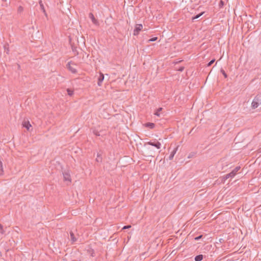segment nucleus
Listing matches in <instances>:
<instances>
[{
    "instance_id": "f257e3e1",
    "label": "nucleus",
    "mask_w": 261,
    "mask_h": 261,
    "mask_svg": "<svg viewBox=\"0 0 261 261\" xmlns=\"http://www.w3.org/2000/svg\"><path fill=\"white\" fill-rule=\"evenodd\" d=\"M240 169V166L236 167L231 172L228 174H227L223 176L220 177L221 178V181L224 182V181L229 178L233 177L238 172V171Z\"/></svg>"
},
{
    "instance_id": "f03ea898",
    "label": "nucleus",
    "mask_w": 261,
    "mask_h": 261,
    "mask_svg": "<svg viewBox=\"0 0 261 261\" xmlns=\"http://www.w3.org/2000/svg\"><path fill=\"white\" fill-rule=\"evenodd\" d=\"M260 105H261V94H258L253 99L251 103V107L255 109Z\"/></svg>"
},
{
    "instance_id": "7ed1b4c3",
    "label": "nucleus",
    "mask_w": 261,
    "mask_h": 261,
    "mask_svg": "<svg viewBox=\"0 0 261 261\" xmlns=\"http://www.w3.org/2000/svg\"><path fill=\"white\" fill-rule=\"evenodd\" d=\"M143 25L142 24H137L135 26V29L134 30L133 35L134 36H137L140 32L142 30Z\"/></svg>"
},
{
    "instance_id": "20e7f679",
    "label": "nucleus",
    "mask_w": 261,
    "mask_h": 261,
    "mask_svg": "<svg viewBox=\"0 0 261 261\" xmlns=\"http://www.w3.org/2000/svg\"><path fill=\"white\" fill-rule=\"evenodd\" d=\"M148 145L154 146L156 147L157 149H160L161 147V144L160 142L156 141V142H148L146 143Z\"/></svg>"
},
{
    "instance_id": "39448f33",
    "label": "nucleus",
    "mask_w": 261,
    "mask_h": 261,
    "mask_svg": "<svg viewBox=\"0 0 261 261\" xmlns=\"http://www.w3.org/2000/svg\"><path fill=\"white\" fill-rule=\"evenodd\" d=\"M73 64L72 62H69L67 64V68L73 73H76L77 72V70L75 68L73 67L71 65Z\"/></svg>"
},
{
    "instance_id": "423d86ee",
    "label": "nucleus",
    "mask_w": 261,
    "mask_h": 261,
    "mask_svg": "<svg viewBox=\"0 0 261 261\" xmlns=\"http://www.w3.org/2000/svg\"><path fill=\"white\" fill-rule=\"evenodd\" d=\"M63 175L65 181H71L70 175L68 171H64Z\"/></svg>"
},
{
    "instance_id": "0eeeda50",
    "label": "nucleus",
    "mask_w": 261,
    "mask_h": 261,
    "mask_svg": "<svg viewBox=\"0 0 261 261\" xmlns=\"http://www.w3.org/2000/svg\"><path fill=\"white\" fill-rule=\"evenodd\" d=\"M89 17L91 19L92 22L95 25H99L98 20L95 18L94 15L92 13H90L89 14Z\"/></svg>"
},
{
    "instance_id": "6e6552de",
    "label": "nucleus",
    "mask_w": 261,
    "mask_h": 261,
    "mask_svg": "<svg viewBox=\"0 0 261 261\" xmlns=\"http://www.w3.org/2000/svg\"><path fill=\"white\" fill-rule=\"evenodd\" d=\"M22 125L24 127L26 128L28 130H30V127H32V125L29 121L24 120L22 122Z\"/></svg>"
},
{
    "instance_id": "1a4fd4ad",
    "label": "nucleus",
    "mask_w": 261,
    "mask_h": 261,
    "mask_svg": "<svg viewBox=\"0 0 261 261\" xmlns=\"http://www.w3.org/2000/svg\"><path fill=\"white\" fill-rule=\"evenodd\" d=\"M104 80V75L100 73L99 77H98V82L97 84L99 86H100L101 85V84Z\"/></svg>"
},
{
    "instance_id": "9d476101",
    "label": "nucleus",
    "mask_w": 261,
    "mask_h": 261,
    "mask_svg": "<svg viewBox=\"0 0 261 261\" xmlns=\"http://www.w3.org/2000/svg\"><path fill=\"white\" fill-rule=\"evenodd\" d=\"M177 150V147L175 148L170 153V155L168 157V159L169 160H172Z\"/></svg>"
},
{
    "instance_id": "9b49d317",
    "label": "nucleus",
    "mask_w": 261,
    "mask_h": 261,
    "mask_svg": "<svg viewBox=\"0 0 261 261\" xmlns=\"http://www.w3.org/2000/svg\"><path fill=\"white\" fill-rule=\"evenodd\" d=\"M145 126L147 127L152 129L155 127V124L152 122H147L145 124Z\"/></svg>"
},
{
    "instance_id": "f8f14e48",
    "label": "nucleus",
    "mask_w": 261,
    "mask_h": 261,
    "mask_svg": "<svg viewBox=\"0 0 261 261\" xmlns=\"http://www.w3.org/2000/svg\"><path fill=\"white\" fill-rule=\"evenodd\" d=\"M203 255L202 254H199V255H196L194 259L195 261H201L203 259Z\"/></svg>"
},
{
    "instance_id": "ddd939ff",
    "label": "nucleus",
    "mask_w": 261,
    "mask_h": 261,
    "mask_svg": "<svg viewBox=\"0 0 261 261\" xmlns=\"http://www.w3.org/2000/svg\"><path fill=\"white\" fill-rule=\"evenodd\" d=\"M163 110V108H159V109H158L154 113V114L158 117H160V112Z\"/></svg>"
},
{
    "instance_id": "4468645a",
    "label": "nucleus",
    "mask_w": 261,
    "mask_h": 261,
    "mask_svg": "<svg viewBox=\"0 0 261 261\" xmlns=\"http://www.w3.org/2000/svg\"><path fill=\"white\" fill-rule=\"evenodd\" d=\"M39 5H40V7H41V10H42V11L43 12V13H44V14L45 15V16H47V14H46V12H45L44 7V6H43V3H42V1L40 0V1H39Z\"/></svg>"
},
{
    "instance_id": "2eb2a0df",
    "label": "nucleus",
    "mask_w": 261,
    "mask_h": 261,
    "mask_svg": "<svg viewBox=\"0 0 261 261\" xmlns=\"http://www.w3.org/2000/svg\"><path fill=\"white\" fill-rule=\"evenodd\" d=\"M102 158L101 156V154L100 153H97V158L96 159V161L97 162L101 163V162H102Z\"/></svg>"
},
{
    "instance_id": "dca6fc26",
    "label": "nucleus",
    "mask_w": 261,
    "mask_h": 261,
    "mask_svg": "<svg viewBox=\"0 0 261 261\" xmlns=\"http://www.w3.org/2000/svg\"><path fill=\"white\" fill-rule=\"evenodd\" d=\"M70 236L71 240L72 242H75L76 241V239L75 237L74 234L73 232H72V231L70 232Z\"/></svg>"
},
{
    "instance_id": "f3484780",
    "label": "nucleus",
    "mask_w": 261,
    "mask_h": 261,
    "mask_svg": "<svg viewBox=\"0 0 261 261\" xmlns=\"http://www.w3.org/2000/svg\"><path fill=\"white\" fill-rule=\"evenodd\" d=\"M71 48L72 51L74 53V55L76 56L79 54V53L77 50V48L75 46H74L73 45H71Z\"/></svg>"
},
{
    "instance_id": "a211bd4d",
    "label": "nucleus",
    "mask_w": 261,
    "mask_h": 261,
    "mask_svg": "<svg viewBox=\"0 0 261 261\" xmlns=\"http://www.w3.org/2000/svg\"><path fill=\"white\" fill-rule=\"evenodd\" d=\"M204 12H201L200 13L192 17V20L193 21L194 20L196 19H198V18H199L202 15H203L204 14Z\"/></svg>"
},
{
    "instance_id": "6ab92c4d",
    "label": "nucleus",
    "mask_w": 261,
    "mask_h": 261,
    "mask_svg": "<svg viewBox=\"0 0 261 261\" xmlns=\"http://www.w3.org/2000/svg\"><path fill=\"white\" fill-rule=\"evenodd\" d=\"M4 173V169L2 162L0 161V175H3Z\"/></svg>"
},
{
    "instance_id": "aec40b11",
    "label": "nucleus",
    "mask_w": 261,
    "mask_h": 261,
    "mask_svg": "<svg viewBox=\"0 0 261 261\" xmlns=\"http://www.w3.org/2000/svg\"><path fill=\"white\" fill-rule=\"evenodd\" d=\"M88 252L89 254H90L91 256H95V252L93 249H90L88 250Z\"/></svg>"
},
{
    "instance_id": "412c9836",
    "label": "nucleus",
    "mask_w": 261,
    "mask_h": 261,
    "mask_svg": "<svg viewBox=\"0 0 261 261\" xmlns=\"http://www.w3.org/2000/svg\"><path fill=\"white\" fill-rule=\"evenodd\" d=\"M4 47V49H5V52H6L7 54H8L9 52V47H8V44L5 45Z\"/></svg>"
},
{
    "instance_id": "4be33fe9",
    "label": "nucleus",
    "mask_w": 261,
    "mask_h": 261,
    "mask_svg": "<svg viewBox=\"0 0 261 261\" xmlns=\"http://www.w3.org/2000/svg\"><path fill=\"white\" fill-rule=\"evenodd\" d=\"M157 39H158V37H154L151 38L150 39L148 40H147V42L149 43L150 42H153V41H155L157 40Z\"/></svg>"
},
{
    "instance_id": "5701e85b",
    "label": "nucleus",
    "mask_w": 261,
    "mask_h": 261,
    "mask_svg": "<svg viewBox=\"0 0 261 261\" xmlns=\"http://www.w3.org/2000/svg\"><path fill=\"white\" fill-rule=\"evenodd\" d=\"M67 92L69 96H72L73 94V91L70 89H67Z\"/></svg>"
},
{
    "instance_id": "b1692460",
    "label": "nucleus",
    "mask_w": 261,
    "mask_h": 261,
    "mask_svg": "<svg viewBox=\"0 0 261 261\" xmlns=\"http://www.w3.org/2000/svg\"><path fill=\"white\" fill-rule=\"evenodd\" d=\"M93 133L96 136H100V134L99 132L97 130H96L95 129H94L93 130Z\"/></svg>"
},
{
    "instance_id": "393cba45",
    "label": "nucleus",
    "mask_w": 261,
    "mask_h": 261,
    "mask_svg": "<svg viewBox=\"0 0 261 261\" xmlns=\"http://www.w3.org/2000/svg\"><path fill=\"white\" fill-rule=\"evenodd\" d=\"M215 61V59H213L211 61H210L207 64V65L206 66L207 67H210L211 66Z\"/></svg>"
},
{
    "instance_id": "a878e982",
    "label": "nucleus",
    "mask_w": 261,
    "mask_h": 261,
    "mask_svg": "<svg viewBox=\"0 0 261 261\" xmlns=\"http://www.w3.org/2000/svg\"><path fill=\"white\" fill-rule=\"evenodd\" d=\"M224 5V2L222 0H221L219 3V7L220 8H222Z\"/></svg>"
},
{
    "instance_id": "bb28decb",
    "label": "nucleus",
    "mask_w": 261,
    "mask_h": 261,
    "mask_svg": "<svg viewBox=\"0 0 261 261\" xmlns=\"http://www.w3.org/2000/svg\"><path fill=\"white\" fill-rule=\"evenodd\" d=\"M175 68L177 70L181 72L184 70L185 67L184 66H180L179 68H177V67H176Z\"/></svg>"
},
{
    "instance_id": "cd10ccee",
    "label": "nucleus",
    "mask_w": 261,
    "mask_h": 261,
    "mask_svg": "<svg viewBox=\"0 0 261 261\" xmlns=\"http://www.w3.org/2000/svg\"><path fill=\"white\" fill-rule=\"evenodd\" d=\"M220 71L223 74L225 78H226L227 77V74L223 69H221Z\"/></svg>"
},
{
    "instance_id": "c85d7f7f",
    "label": "nucleus",
    "mask_w": 261,
    "mask_h": 261,
    "mask_svg": "<svg viewBox=\"0 0 261 261\" xmlns=\"http://www.w3.org/2000/svg\"><path fill=\"white\" fill-rule=\"evenodd\" d=\"M155 155V152L152 151L151 149L150 150V152L149 153V155L151 156H154Z\"/></svg>"
},
{
    "instance_id": "c756f323",
    "label": "nucleus",
    "mask_w": 261,
    "mask_h": 261,
    "mask_svg": "<svg viewBox=\"0 0 261 261\" xmlns=\"http://www.w3.org/2000/svg\"><path fill=\"white\" fill-rule=\"evenodd\" d=\"M203 237V235H200L198 237H196L194 238V240H196V241H198L200 239H201V238H202Z\"/></svg>"
},
{
    "instance_id": "7c9ffc66",
    "label": "nucleus",
    "mask_w": 261,
    "mask_h": 261,
    "mask_svg": "<svg viewBox=\"0 0 261 261\" xmlns=\"http://www.w3.org/2000/svg\"><path fill=\"white\" fill-rule=\"evenodd\" d=\"M0 232L2 234L4 233V231L3 230V226L1 224H0Z\"/></svg>"
},
{
    "instance_id": "2f4dec72",
    "label": "nucleus",
    "mask_w": 261,
    "mask_h": 261,
    "mask_svg": "<svg viewBox=\"0 0 261 261\" xmlns=\"http://www.w3.org/2000/svg\"><path fill=\"white\" fill-rule=\"evenodd\" d=\"M23 7H21V6H19L18 7V12H22L23 11Z\"/></svg>"
},
{
    "instance_id": "473e14b6",
    "label": "nucleus",
    "mask_w": 261,
    "mask_h": 261,
    "mask_svg": "<svg viewBox=\"0 0 261 261\" xmlns=\"http://www.w3.org/2000/svg\"><path fill=\"white\" fill-rule=\"evenodd\" d=\"M130 227H131V226L129 225H125V226H123V227L122 228V229H128V228H129Z\"/></svg>"
},
{
    "instance_id": "72a5a7b5",
    "label": "nucleus",
    "mask_w": 261,
    "mask_h": 261,
    "mask_svg": "<svg viewBox=\"0 0 261 261\" xmlns=\"http://www.w3.org/2000/svg\"><path fill=\"white\" fill-rule=\"evenodd\" d=\"M182 61H178L177 62H175V64H177V63H180Z\"/></svg>"
},
{
    "instance_id": "f704fd0d",
    "label": "nucleus",
    "mask_w": 261,
    "mask_h": 261,
    "mask_svg": "<svg viewBox=\"0 0 261 261\" xmlns=\"http://www.w3.org/2000/svg\"><path fill=\"white\" fill-rule=\"evenodd\" d=\"M72 261H81L80 260H73Z\"/></svg>"
}]
</instances>
